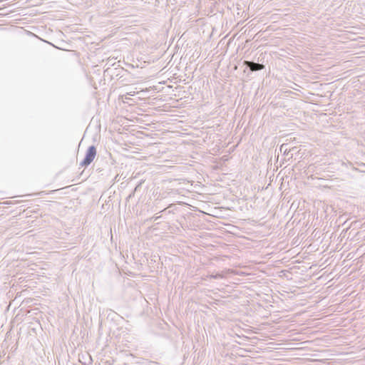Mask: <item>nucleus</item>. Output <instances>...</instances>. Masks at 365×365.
I'll return each instance as SVG.
<instances>
[{"label": "nucleus", "mask_w": 365, "mask_h": 365, "mask_svg": "<svg viewBox=\"0 0 365 365\" xmlns=\"http://www.w3.org/2000/svg\"><path fill=\"white\" fill-rule=\"evenodd\" d=\"M96 155V148L94 146L89 147L82 164L85 166L88 165L94 160Z\"/></svg>", "instance_id": "1"}, {"label": "nucleus", "mask_w": 365, "mask_h": 365, "mask_svg": "<svg viewBox=\"0 0 365 365\" xmlns=\"http://www.w3.org/2000/svg\"><path fill=\"white\" fill-rule=\"evenodd\" d=\"M245 64L248 66L252 71L262 70L264 68V66L262 64L255 63L251 61H245Z\"/></svg>", "instance_id": "2"}, {"label": "nucleus", "mask_w": 365, "mask_h": 365, "mask_svg": "<svg viewBox=\"0 0 365 365\" xmlns=\"http://www.w3.org/2000/svg\"><path fill=\"white\" fill-rule=\"evenodd\" d=\"M29 36H31L32 38H35V39H38V38H37V36H35V35H33V34H29Z\"/></svg>", "instance_id": "3"}]
</instances>
